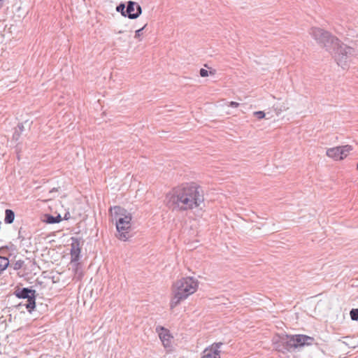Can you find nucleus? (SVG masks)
<instances>
[{"mask_svg": "<svg viewBox=\"0 0 358 358\" xmlns=\"http://www.w3.org/2000/svg\"><path fill=\"white\" fill-rule=\"evenodd\" d=\"M71 264H73L76 268H75V272H76V278L78 280H80L83 276L82 272L79 271V264L78 263V261L80 259V243L77 239H73V242L71 245Z\"/></svg>", "mask_w": 358, "mask_h": 358, "instance_id": "8", "label": "nucleus"}, {"mask_svg": "<svg viewBox=\"0 0 358 358\" xmlns=\"http://www.w3.org/2000/svg\"><path fill=\"white\" fill-rule=\"evenodd\" d=\"M159 336L165 348H168L171 345V336L167 329L164 327H161V331L159 333Z\"/></svg>", "mask_w": 358, "mask_h": 358, "instance_id": "11", "label": "nucleus"}, {"mask_svg": "<svg viewBox=\"0 0 358 358\" xmlns=\"http://www.w3.org/2000/svg\"><path fill=\"white\" fill-rule=\"evenodd\" d=\"M309 34L317 43L323 45L329 52L334 55L338 66L343 69L348 66L350 58L355 53L354 48L341 43L330 32L321 28L312 27Z\"/></svg>", "mask_w": 358, "mask_h": 358, "instance_id": "2", "label": "nucleus"}, {"mask_svg": "<svg viewBox=\"0 0 358 358\" xmlns=\"http://www.w3.org/2000/svg\"><path fill=\"white\" fill-rule=\"evenodd\" d=\"M111 216L115 220L118 238L127 241L130 237L129 231L131 227V214L120 206H114L110 209Z\"/></svg>", "mask_w": 358, "mask_h": 358, "instance_id": "5", "label": "nucleus"}, {"mask_svg": "<svg viewBox=\"0 0 358 358\" xmlns=\"http://www.w3.org/2000/svg\"><path fill=\"white\" fill-rule=\"evenodd\" d=\"M352 149V146L350 145L337 146L328 148L326 151V155L334 160H342L349 155Z\"/></svg>", "mask_w": 358, "mask_h": 358, "instance_id": "7", "label": "nucleus"}, {"mask_svg": "<svg viewBox=\"0 0 358 358\" xmlns=\"http://www.w3.org/2000/svg\"><path fill=\"white\" fill-rule=\"evenodd\" d=\"M14 294L19 299H27V302L24 304L20 303L19 306H24L31 313L36 307V290L27 287L17 289Z\"/></svg>", "mask_w": 358, "mask_h": 358, "instance_id": "6", "label": "nucleus"}, {"mask_svg": "<svg viewBox=\"0 0 358 358\" xmlns=\"http://www.w3.org/2000/svg\"><path fill=\"white\" fill-rule=\"evenodd\" d=\"M3 0H0V9L1 8V7L3 6Z\"/></svg>", "mask_w": 358, "mask_h": 358, "instance_id": "23", "label": "nucleus"}, {"mask_svg": "<svg viewBox=\"0 0 358 358\" xmlns=\"http://www.w3.org/2000/svg\"><path fill=\"white\" fill-rule=\"evenodd\" d=\"M357 169H358V163H357Z\"/></svg>", "mask_w": 358, "mask_h": 358, "instance_id": "24", "label": "nucleus"}, {"mask_svg": "<svg viewBox=\"0 0 358 358\" xmlns=\"http://www.w3.org/2000/svg\"><path fill=\"white\" fill-rule=\"evenodd\" d=\"M9 265V260L8 258L0 255V274L6 269Z\"/></svg>", "mask_w": 358, "mask_h": 358, "instance_id": "14", "label": "nucleus"}, {"mask_svg": "<svg viewBox=\"0 0 358 358\" xmlns=\"http://www.w3.org/2000/svg\"><path fill=\"white\" fill-rule=\"evenodd\" d=\"M147 26V24H145L143 27H141V29L136 30L135 31V38H139L140 36H141L142 34V31L143 30L145 29V27Z\"/></svg>", "mask_w": 358, "mask_h": 358, "instance_id": "18", "label": "nucleus"}, {"mask_svg": "<svg viewBox=\"0 0 358 358\" xmlns=\"http://www.w3.org/2000/svg\"><path fill=\"white\" fill-rule=\"evenodd\" d=\"M142 13L141 6L136 2L129 1L126 8V17L129 19H136Z\"/></svg>", "mask_w": 358, "mask_h": 358, "instance_id": "10", "label": "nucleus"}, {"mask_svg": "<svg viewBox=\"0 0 358 358\" xmlns=\"http://www.w3.org/2000/svg\"><path fill=\"white\" fill-rule=\"evenodd\" d=\"M223 345L222 342L214 343L206 348L202 352L201 358H220V348Z\"/></svg>", "mask_w": 358, "mask_h": 358, "instance_id": "9", "label": "nucleus"}, {"mask_svg": "<svg viewBox=\"0 0 358 358\" xmlns=\"http://www.w3.org/2000/svg\"><path fill=\"white\" fill-rule=\"evenodd\" d=\"M350 317L352 320L357 321L358 320V309H352L350 313Z\"/></svg>", "mask_w": 358, "mask_h": 358, "instance_id": "16", "label": "nucleus"}, {"mask_svg": "<svg viewBox=\"0 0 358 358\" xmlns=\"http://www.w3.org/2000/svg\"><path fill=\"white\" fill-rule=\"evenodd\" d=\"M16 130H18L20 133H22L24 130V126L22 124H19L17 125V129Z\"/></svg>", "mask_w": 358, "mask_h": 358, "instance_id": "22", "label": "nucleus"}, {"mask_svg": "<svg viewBox=\"0 0 358 358\" xmlns=\"http://www.w3.org/2000/svg\"><path fill=\"white\" fill-rule=\"evenodd\" d=\"M126 8L124 3H121L116 7V10L121 13L124 17H126Z\"/></svg>", "mask_w": 358, "mask_h": 358, "instance_id": "15", "label": "nucleus"}, {"mask_svg": "<svg viewBox=\"0 0 358 358\" xmlns=\"http://www.w3.org/2000/svg\"><path fill=\"white\" fill-rule=\"evenodd\" d=\"M214 74V73L210 71L208 72L206 69H201L199 71V74L201 77H206L208 76V74Z\"/></svg>", "mask_w": 358, "mask_h": 358, "instance_id": "17", "label": "nucleus"}, {"mask_svg": "<svg viewBox=\"0 0 358 358\" xmlns=\"http://www.w3.org/2000/svg\"><path fill=\"white\" fill-rule=\"evenodd\" d=\"M204 201L200 186L195 183H186L173 188L166 196V205L173 211L184 212L193 210Z\"/></svg>", "mask_w": 358, "mask_h": 358, "instance_id": "1", "label": "nucleus"}, {"mask_svg": "<svg viewBox=\"0 0 358 358\" xmlns=\"http://www.w3.org/2000/svg\"><path fill=\"white\" fill-rule=\"evenodd\" d=\"M45 221L48 224H55V223H59L62 221V217L60 215H58L57 216H52L51 215H45Z\"/></svg>", "mask_w": 358, "mask_h": 358, "instance_id": "13", "label": "nucleus"}, {"mask_svg": "<svg viewBox=\"0 0 358 358\" xmlns=\"http://www.w3.org/2000/svg\"><path fill=\"white\" fill-rule=\"evenodd\" d=\"M198 287L199 282L193 277L182 278L177 280L173 285V297L170 303L171 308H174L181 301L196 292Z\"/></svg>", "mask_w": 358, "mask_h": 358, "instance_id": "4", "label": "nucleus"}, {"mask_svg": "<svg viewBox=\"0 0 358 358\" xmlns=\"http://www.w3.org/2000/svg\"><path fill=\"white\" fill-rule=\"evenodd\" d=\"M20 132L18 131V130H15V133L13 134V138L17 141L20 136Z\"/></svg>", "mask_w": 358, "mask_h": 358, "instance_id": "20", "label": "nucleus"}, {"mask_svg": "<svg viewBox=\"0 0 358 358\" xmlns=\"http://www.w3.org/2000/svg\"><path fill=\"white\" fill-rule=\"evenodd\" d=\"M254 115L257 117L258 119H262L265 117V113L264 111H256L254 112Z\"/></svg>", "mask_w": 358, "mask_h": 358, "instance_id": "19", "label": "nucleus"}, {"mask_svg": "<svg viewBox=\"0 0 358 358\" xmlns=\"http://www.w3.org/2000/svg\"><path fill=\"white\" fill-rule=\"evenodd\" d=\"M313 341V337L303 334H282L275 336L273 339L275 348L283 353L305 345H310Z\"/></svg>", "mask_w": 358, "mask_h": 358, "instance_id": "3", "label": "nucleus"}, {"mask_svg": "<svg viewBox=\"0 0 358 358\" xmlns=\"http://www.w3.org/2000/svg\"><path fill=\"white\" fill-rule=\"evenodd\" d=\"M239 106V103L235 101H231L229 103V106L232 108H237Z\"/></svg>", "mask_w": 358, "mask_h": 358, "instance_id": "21", "label": "nucleus"}, {"mask_svg": "<svg viewBox=\"0 0 358 358\" xmlns=\"http://www.w3.org/2000/svg\"><path fill=\"white\" fill-rule=\"evenodd\" d=\"M15 219V213L10 209H6L5 211L4 222L6 224H11L13 222Z\"/></svg>", "mask_w": 358, "mask_h": 358, "instance_id": "12", "label": "nucleus"}]
</instances>
